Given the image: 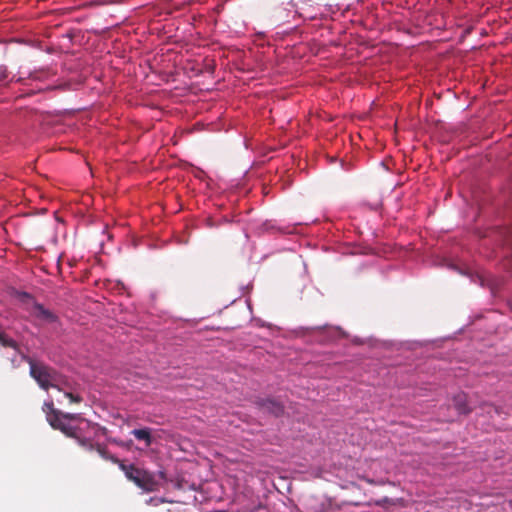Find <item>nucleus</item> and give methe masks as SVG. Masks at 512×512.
I'll list each match as a JSON object with an SVG mask.
<instances>
[{"label": "nucleus", "instance_id": "nucleus-1", "mask_svg": "<svg viewBox=\"0 0 512 512\" xmlns=\"http://www.w3.org/2000/svg\"><path fill=\"white\" fill-rule=\"evenodd\" d=\"M22 359L29 364L30 376L42 389L47 391L52 387L60 390V374L54 368L50 367L42 361H36L26 355H23Z\"/></svg>", "mask_w": 512, "mask_h": 512}, {"label": "nucleus", "instance_id": "nucleus-2", "mask_svg": "<svg viewBox=\"0 0 512 512\" xmlns=\"http://www.w3.org/2000/svg\"><path fill=\"white\" fill-rule=\"evenodd\" d=\"M135 485L146 492H154L158 490L159 482L153 473L143 469L139 478L136 479Z\"/></svg>", "mask_w": 512, "mask_h": 512}, {"label": "nucleus", "instance_id": "nucleus-3", "mask_svg": "<svg viewBox=\"0 0 512 512\" xmlns=\"http://www.w3.org/2000/svg\"><path fill=\"white\" fill-rule=\"evenodd\" d=\"M49 424L53 429L60 430L67 437L76 438L77 428L66 423L65 420L61 418V414L50 415Z\"/></svg>", "mask_w": 512, "mask_h": 512}, {"label": "nucleus", "instance_id": "nucleus-4", "mask_svg": "<svg viewBox=\"0 0 512 512\" xmlns=\"http://www.w3.org/2000/svg\"><path fill=\"white\" fill-rule=\"evenodd\" d=\"M257 404L264 413L272 414L276 417L281 416L284 412V406L282 403L275 399H261L257 402Z\"/></svg>", "mask_w": 512, "mask_h": 512}, {"label": "nucleus", "instance_id": "nucleus-5", "mask_svg": "<svg viewBox=\"0 0 512 512\" xmlns=\"http://www.w3.org/2000/svg\"><path fill=\"white\" fill-rule=\"evenodd\" d=\"M31 313L37 319L47 323L56 321V316L50 310L46 309L43 305L38 303L33 305Z\"/></svg>", "mask_w": 512, "mask_h": 512}, {"label": "nucleus", "instance_id": "nucleus-6", "mask_svg": "<svg viewBox=\"0 0 512 512\" xmlns=\"http://www.w3.org/2000/svg\"><path fill=\"white\" fill-rule=\"evenodd\" d=\"M453 404L459 414H469L472 408L468 405L467 395L465 393H458L453 398Z\"/></svg>", "mask_w": 512, "mask_h": 512}, {"label": "nucleus", "instance_id": "nucleus-7", "mask_svg": "<svg viewBox=\"0 0 512 512\" xmlns=\"http://www.w3.org/2000/svg\"><path fill=\"white\" fill-rule=\"evenodd\" d=\"M119 468L124 472L125 476L134 484L136 482V479L139 478V475L143 470L141 468L136 467L133 464L126 465L123 462L120 463Z\"/></svg>", "mask_w": 512, "mask_h": 512}, {"label": "nucleus", "instance_id": "nucleus-8", "mask_svg": "<svg viewBox=\"0 0 512 512\" xmlns=\"http://www.w3.org/2000/svg\"><path fill=\"white\" fill-rule=\"evenodd\" d=\"M131 434L136 439L144 441L147 447L152 444L151 430L149 428L134 429Z\"/></svg>", "mask_w": 512, "mask_h": 512}, {"label": "nucleus", "instance_id": "nucleus-9", "mask_svg": "<svg viewBox=\"0 0 512 512\" xmlns=\"http://www.w3.org/2000/svg\"><path fill=\"white\" fill-rule=\"evenodd\" d=\"M94 450H96L98 452V454L104 459V460H108V461H111L113 463H116L120 466V463H122V461H120L117 457H115L114 455L110 454L108 452V450L106 449L105 446L103 445H100V444H96Z\"/></svg>", "mask_w": 512, "mask_h": 512}, {"label": "nucleus", "instance_id": "nucleus-10", "mask_svg": "<svg viewBox=\"0 0 512 512\" xmlns=\"http://www.w3.org/2000/svg\"><path fill=\"white\" fill-rule=\"evenodd\" d=\"M0 345L3 347H10L15 350L18 349V344L12 338H9L4 332L0 331Z\"/></svg>", "mask_w": 512, "mask_h": 512}, {"label": "nucleus", "instance_id": "nucleus-11", "mask_svg": "<svg viewBox=\"0 0 512 512\" xmlns=\"http://www.w3.org/2000/svg\"><path fill=\"white\" fill-rule=\"evenodd\" d=\"M44 413L46 414V419L47 421L49 422V416L50 415H59L61 414L60 411H58L57 409L54 408V404L52 401L50 402H45L43 404V407H42Z\"/></svg>", "mask_w": 512, "mask_h": 512}, {"label": "nucleus", "instance_id": "nucleus-12", "mask_svg": "<svg viewBox=\"0 0 512 512\" xmlns=\"http://www.w3.org/2000/svg\"><path fill=\"white\" fill-rule=\"evenodd\" d=\"M76 439L78 440L79 444L82 447H84L90 451L94 450V448L96 446V444L90 443L87 439H81L77 435H76Z\"/></svg>", "mask_w": 512, "mask_h": 512}, {"label": "nucleus", "instance_id": "nucleus-13", "mask_svg": "<svg viewBox=\"0 0 512 512\" xmlns=\"http://www.w3.org/2000/svg\"><path fill=\"white\" fill-rule=\"evenodd\" d=\"M65 397L69 398V400L74 403H80L82 401V398L79 395H74L70 392H66Z\"/></svg>", "mask_w": 512, "mask_h": 512}, {"label": "nucleus", "instance_id": "nucleus-14", "mask_svg": "<svg viewBox=\"0 0 512 512\" xmlns=\"http://www.w3.org/2000/svg\"><path fill=\"white\" fill-rule=\"evenodd\" d=\"M61 418L64 420H78L80 419V415L72 413H61Z\"/></svg>", "mask_w": 512, "mask_h": 512}, {"label": "nucleus", "instance_id": "nucleus-15", "mask_svg": "<svg viewBox=\"0 0 512 512\" xmlns=\"http://www.w3.org/2000/svg\"><path fill=\"white\" fill-rule=\"evenodd\" d=\"M506 242L508 245L512 246V231L509 232V235L507 236Z\"/></svg>", "mask_w": 512, "mask_h": 512}, {"label": "nucleus", "instance_id": "nucleus-16", "mask_svg": "<svg viewBox=\"0 0 512 512\" xmlns=\"http://www.w3.org/2000/svg\"><path fill=\"white\" fill-rule=\"evenodd\" d=\"M383 502H389L388 498L383 499Z\"/></svg>", "mask_w": 512, "mask_h": 512}]
</instances>
